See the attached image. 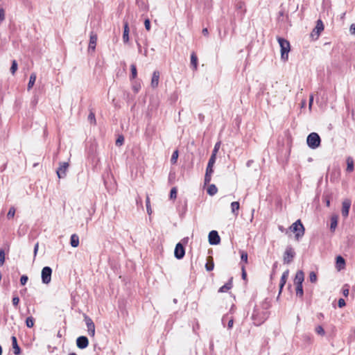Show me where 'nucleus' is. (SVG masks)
Returning a JSON list of instances; mask_svg holds the SVG:
<instances>
[{
  "instance_id": "e433bc0d",
  "label": "nucleus",
  "mask_w": 355,
  "mask_h": 355,
  "mask_svg": "<svg viewBox=\"0 0 355 355\" xmlns=\"http://www.w3.org/2000/svg\"><path fill=\"white\" fill-rule=\"evenodd\" d=\"M146 209H147L148 214L150 215L152 214V209L150 207V198H149L148 196H147V197H146Z\"/></svg>"
},
{
  "instance_id": "cd10ccee",
  "label": "nucleus",
  "mask_w": 355,
  "mask_h": 355,
  "mask_svg": "<svg viewBox=\"0 0 355 355\" xmlns=\"http://www.w3.org/2000/svg\"><path fill=\"white\" fill-rule=\"evenodd\" d=\"M218 191V189L215 184H210L207 189V193L210 196L215 195Z\"/></svg>"
},
{
  "instance_id": "c03bdc74",
  "label": "nucleus",
  "mask_w": 355,
  "mask_h": 355,
  "mask_svg": "<svg viewBox=\"0 0 355 355\" xmlns=\"http://www.w3.org/2000/svg\"><path fill=\"white\" fill-rule=\"evenodd\" d=\"M170 198L171 199H175L177 198V189L175 187L171 189L170 192Z\"/></svg>"
},
{
  "instance_id": "9d476101",
  "label": "nucleus",
  "mask_w": 355,
  "mask_h": 355,
  "mask_svg": "<svg viewBox=\"0 0 355 355\" xmlns=\"http://www.w3.org/2000/svg\"><path fill=\"white\" fill-rule=\"evenodd\" d=\"M184 254H185V250H184L183 245L180 243H178L176 245L175 251H174V255H175V258H177L178 259H181L184 257Z\"/></svg>"
},
{
  "instance_id": "4d7b16f0",
  "label": "nucleus",
  "mask_w": 355,
  "mask_h": 355,
  "mask_svg": "<svg viewBox=\"0 0 355 355\" xmlns=\"http://www.w3.org/2000/svg\"><path fill=\"white\" fill-rule=\"evenodd\" d=\"M123 137H119L117 140L116 141V145H121L123 142Z\"/></svg>"
},
{
  "instance_id": "a19ab883",
  "label": "nucleus",
  "mask_w": 355,
  "mask_h": 355,
  "mask_svg": "<svg viewBox=\"0 0 355 355\" xmlns=\"http://www.w3.org/2000/svg\"><path fill=\"white\" fill-rule=\"evenodd\" d=\"M5 261V252L3 249L0 250V266H3Z\"/></svg>"
},
{
  "instance_id": "473e14b6",
  "label": "nucleus",
  "mask_w": 355,
  "mask_h": 355,
  "mask_svg": "<svg viewBox=\"0 0 355 355\" xmlns=\"http://www.w3.org/2000/svg\"><path fill=\"white\" fill-rule=\"evenodd\" d=\"M17 68H18V65H17V62L16 60H12V65H11V67H10V72L12 75H14L15 73V72L17 71Z\"/></svg>"
},
{
  "instance_id": "603ef678",
  "label": "nucleus",
  "mask_w": 355,
  "mask_h": 355,
  "mask_svg": "<svg viewBox=\"0 0 355 355\" xmlns=\"http://www.w3.org/2000/svg\"><path fill=\"white\" fill-rule=\"evenodd\" d=\"M12 302V304L16 306L18 305V304L19 302V298L17 296L13 297Z\"/></svg>"
},
{
  "instance_id": "4468645a",
  "label": "nucleus",
  "mask_w": 355,
  "mask_h": 355,
  "mask_svg": "<svg viewBox=\"0 0 355 355\" xmlns=\"http://www.w3.org/2000/svg\"><path fill=\"white\" fill-rule=\"evenodd\" d=\"M159 72L158 71H155L153 73L150 85L153 88L157 87L159 85Z\"/></svg>"
},
{
  "instance_id": "ea45409f",
  "label": "nucleus",
  "mask_w": 355,
  "mask_h": 355,
  "mask_svg": "<svg viewBox=\"0 0 355 355\" xmlns=\"http://www.w3.org/2000/svg\"><path fill=\"white\" fill-rule=\"evenodd\" d=\"M220 142H217L215 146H214V150L212 151V154L211 155H214V157H216V155H217V153L220 148Z\"/></svg>"
},
{
  "instance_id": "79ce46f5",
  "label": "nucleus",
  "mask_w": 355,
  "mask_h": 355,
  "mask_svg": "<svg viewBox=\"0 0 355 355\" xmlns=\"http://www.w3.org/2000/svg\"><path fill=\"white\" fill-rule=\"evenodd\" d=\"M205 268L207 271L213 270L214 268V264L213 261L211 260L210 262L207 263L205 265Z\"/></svg>"
},
{
  "instance_id": "69168bd1",
  "label": "nucleus",
  "mask_w": 355,
  "mask_h": 355,
  "mask_svg": "<svg viewBox=\"0 0 355 355\" xmlns=\"http://www.w3.org/2000/svg\"><path fill=\"white\" fill-rule=\"evenodd\" d=\"M305 104H306V101L304 100L302 102V107H304L305 105Z\"/></svg>"
},
{
  "instance_id": "0eeeda50",
  "label": "nucleus",
  "mask_w": 355,
  "mask_h": 355,
  "mask_svg": "<svg viewBox=\"0 0 355 355\" xmlns=\"http://www.w3.org/2000/svg\"><path fill=\"white\" fill-rule=\"evenodd\" d=\"M208 238L211 245H218L220 242V238L218 232L215 230H212L209 233Z\"/></svg>"
},
{
  "instance_id": "a211bd4d",
  "label": "nucleus",
  "mask_w": 355,
  "mask_h": 355,
  "mask_svg": "<svg viewBox=\"0 0 355 355\" xmlns=\"http://www.w3.org/2000/svg\"><path fill=\"white\" fill-rule=\"evenodd\" d=\"M216 157L214 155H211L206 169L207 172H214L213 167L216 162Z\"/></svg>"
},
{
  "instance_id": "b1692460",
  "label": "nucleus",
  "mask_w": 355,
  "mask_h": 355,
  "mask_svg": "<svg viewBox=\"0 0 355 355\" xmlns=\"http://www.w3.org/2000/svg\"><path fill=\"white\" fill-rule=\"evenodd\" d=\"M347 171L352 172L354 170V160L351 157L347 158Z\"/></svg>"
},
{
  "instance_id": "338daca9",
  "label": "nucleus",
  "mask_w": 355,
  "mask_h": 355,
  "mask_svg": "<svg viewBox=\"0 0 355 355\" xmlns=\"http://www.w3.org/2000/svg\"><path fill=\"white\" fill-rule=\"evenodd\" d=\"M69 355H77V354L76 353L72 352V353L69 354Z\"/></svg>"
},
{
  "instance_id": "4c0bfd02",
  "label": "nucleus",
  "mask_w": 355,
  "mask_h": 355,
  "mask_svg": "<svg viewBox=\"0 0 355 355\" xmlns=\"http://www.w3.org/2000/svg\"><path fill=\"white\" fill-rule=\"evenodd\" d=\"M212 173H213V172H207V171H206V173L205 175V184L209 183V182L211 181Z\"/></svg>"
},
{
  "instance_id": "2eb2a0df",
  "label": "nucleus",
  "mask_w": 355,
  "mask_h": 355,
  "mask_svg": "<svg viewBox=\"0 0 355 355\" xmlns=\"http://www.w3.org/2000/svg\"><path fill=\"white\" fill-rule=\"evenodd\" d=\"M324 30V25L320 19L317 21L316 26L313 31L312 35H315L317 37L319 36L320 33Z\"/></svg>"
},
{
  "instance_id": "f3484780",
  "label": "nucleus",
  "mask_w": 355,
  "mask_h": 355,
  "mask_svg": "<svg viewBox=\"0 0 355 355\" xmlns=\"http://www.w3.org/2000/svg\"><path fill=\"white\" fill-rule=\"evenodd\" d=\"M123 41L124 43H128L129 42V26L128 23L125 22L124 23V27H123Z\"/></svg>"
},
{
  "instance_id": "f257e3e1",
  "label": "nucleus",
  "mask_w": 355,
  "mask_h": 355,
  "mask_svg": "<svg viewBox=\"0 0 355 355\" xmlns=\"http://www.w3.org/2000/svg\"><path fill=\"white\" fill-rule=\"evenodd\" d=\"M277 42L281 49V59L284 62H286L288 60V53L291 51V45L288 40L282 38L277 37Z\"/></svg>"
},
{
  "instance_id": "5fc2aeb1",
  "label": "nucleus",
  "mask_w": 355,
  "mask_h": 355,
  "mask_svg": "<svg viewBox=\"0 0 355 355\" xmlns=\"http://www.w3.org/2000/svg\"><path fill=\"white\" fill-rule=\"evenodd\" d=\"M349 32L352 35H355V23L350 26Z\"/></svg>"
},
{
  "instance_id": "6e6552de",
  "label": "nucleus",
  "mask_w": 355,
  "mask_h": 355,
  "mask_svg": "<svg viewBox=\"0 0 355 355\" xmlns=\"http://www.w3.org/2000/svg\"><path fill=\"white\" fill-rule=\"evenodd\" d=\"M68 167V162H62L60 164V167L56 171L59 178H64L66 176Z\"/></svg>"
},
{
  "instance_id": "0e129e2a",
  "label": "nucleus",
  "mask_w": 355,
  "mask_h": 355,
  "mask_svg": "<svg viewBox=\"0 0 355 355\" xmlns=\"http://www.w3.org/2000/svg\"><path fill=\"white\" fill-rule=\"evenodd\" d=\"M252 318L254 320V323H257V322H256V315H255L254 313H253V315H252Z\"/></svg>"
},
{
  "instance_id": "49530a36",
  "label": "nucleus",
  "mask_w": 355,
  "mask_h": 355,
  "mask_svg": "<svg viewBox=\"0 0 355 355\" xmlns=\"http://www.w3.org/2000/svg\"><path fill=\"white\" fill-rule=\"evenodd\" d=\"M241 272H242V278H243V279L245 280L247 277V273L245 271V266L244 264H242V263H241Z\"/></svg>"
},
{
  "instance_id": "c9c22d12",
  "label": "nucleus",
  "mask_w": 355,
  "mask_h": 355,
  "mask_svg": "<svg viewBox=\"0 0 355 355\" xmlns=\"http://www.w3.org/2000/svg\"><path fill=\"white\" fill-rule=\"evenodd\" d=\"M315 332L318 334V335H320V336H324L325 334V331L323 329V327L320 325H318L315 327Z\"/></svg>"
},
{
  "instance_id": "de8ad7c7",
  "label": "nucleus",
  "mask_w": 355,
  "mask_h": 355,
  "mask_svg": "<svg viewBox=\"0 0 355 355\" xmlns=\"http://www.w3.org/2000/svg\"><path fill=\"white\" fill-rule=\"evenodd\" d=\"M141 88V85L139 83H135L132 85V89L135 93H137Z\"/></svg>"
},
{
  "instance_id": "f8f14e48",
  "label": "nucleus",
  "mask_w": 355,
  "mask_h": 355,
  "mask_svg": "<svg viewBox=\"0 0 355 355\" xmlns=\"http://www.w3.org/2000/svg\"><path fill=\"white\" fill-rule=\"evenodd\" d=\"M89 345L88 339L86 336H80L76 340V345L80 349H85Z\"/></svg>"
},
{
  "instance_id": "412c9836",
  "label": "nucleus",
  "mask_w": 355,
  "mask_h": 355,
  "mask_svg": "<svg viewBox=\"0 0 355 355\" xmlns=\"http://www.w3.org/2000/svg\"><path fill=\"white\" fill-rule=\"evenodd\" d=\"M12 345L14 349V353L15 355H18L20 353V348L17 345V338L15 336H12Z\"/></svg>"
},
{
  "instance_id": "a878e982",
  "label": "nucleus",
  "mask_w": 355,
  "mask_h": 355,
  "mask_svg": "<svg viewBox=\"0 0 355 355\" xmlns=\"http://www.w3.org/2000/svg\"><path fill=\"white\" fill-rule=\"evenodd\" d=\"M226 320H228V322H227V327L228 329H231L233 327V324H234V319L232 317L230 318H229V316H228V314L224 315L222 318V322L224 324L225 321Z\"/></svg>"
},
{
  "instance_id": "5701e85b",
  "label": "nucleus",
  "mask_w": 355,
  "mask_h": 355,
  "mask_svg": "<svg viewBox=\"0 0 355 355\" xmlns=\"http://www.w3.org/2000/svg\"><path fill=\"white\" fill-rule=\"evenodd\" d=\"M191 64L193 66L194 70L197 69V68H198V58L194 52L192 53L191 55Z\"/></svg>"
},
{
  "instance_id": "c85d7f7f",
  "label": "nucleus",
  "mask_w": 355,
  "mask_h": 355,
  "mask_svg": "<svg viewBox=\"0 0 355 355\" xmlns=\"http://www.w3.org/2000/svg\"><path fill=\"white\" fill-rule=\"evenodd\" d=\"M296 286V295L299 297H302L304 295L303 286L302 285H295Z\"/></svg>"
},
{
  "instance_id": "dca6fc26",
  "label": "nucleus",
  "mask_w": 355,
  "mask_h": 355,
  "mask_svg": "<svg viewBox=\"0 0 355 355\" xmlns=\"http://www.w3.org/2000/svg\"><path fill=\"white\" fill-rule=\"evenodd\" d=\"M288 275H289L288 270H286V271H284L283 272L282 276L281 277L280 284H279V293H281L283 287L284 286V285L287 281V279L288 277Z\"/></svg>"
},
{
  "instance_id": "7c9ffc66",
  "label": "nucleus",
  "mask_w": 355,
  "mask_h": 355,
  "mask_svg": "<svg viewBox=\"0 0 355 355\" xmlns=\"http://www.w3.org/2000/svg\"><path fill=\"white\" fill-rule=\"evenodd\" d=\"M35 320L33 317H28L26 320V324L28 328H31L34 326Z\"/></svg>"
},
{
  "instance_id": "774afa93",
  "label": "nucleus",
  "mask_w": 355,
  "mask_h": 355,
  "mask_svg": "<svg viewBox=\"0 0 355 355\" xmlns=\"http://www.w3.org/2000/svg\"><path fill=\"white\" fill-rule=\"evenodd\" d=\"M261 321H258L257 324H261Z\"/></svg>"
},
{
  "instance_id": "09e8293b",
  "label": "nucleus",
  "mask_w": 355,
  "mask_h": 355,
  "mask_svg": "<svg viewBox=\"0 0 355 355\" xmlns=\"http://www.w3.org/2000/svg\"><path fill=\"white\" fill-rule=\"evenodd\" d=\"M5 19V10L3 8H0V24Z\"/></svg>"
},
{
  "instance_id": "13d9d810",
  "label": "nucleus",
  "mask_w": 355,
  "mask_h": 355,
  "mask_svg": "<svg viewBox=\"0 0 355 355\" xmlns=\"http://www.w3.org/2000/svg\"><path fill=\"white\" fill-rule=\"evenodd\" d=\"M38 248H39V244H38V243H37L35 245V247H34V256H36L37 252V251H38Z\"/></svg>"
},
{
  "instance_id": "4be33fe9",
  "label": "nucleus",
  "mask_w": 355,
  "mask_h": 355,
  "mask_svg": "<svg viewBox=\"0 0 355 355\" xmlns=\"http://www.w3.org/2000/svg\"><path fill=\"white\" fill-rule=\"evenodd\" d=\"M345 265V259L341 256H338L336 257V266L338 268V270L344 268Z\"/></svg>"
},
{
  "instance_id": "1a4fd4ad",
  "label": "nucleus",
  "mask_w": 355,
  "mask_h": 355,
  "mask_svg": "<svg viewBox=\"0 0 355 355\" xmlns=\"http://www.w3.org/2000/svg\"><path fill=\"white\" fill-rule=\"evenodd\" d=\"M351 200L349 199H345L342 203V216L347 218L349 215V209L351 207Z\"/></svg>"
},
{
  "instance_id": "f704fd0d",
  "label": "nucleus",
  "mask_w": 355,
  "mask_h": 355,
  "mask_svg": "<svg viewBox=\"0 0 355 355\" xmlns=\"http://www.w3.org/2000/svg\"><path fill=\"white\" fill-rule=\"evenodd\" d=\"M130 69H131V78L132 79H135L137 75V68H136L135 64H131Z\"/></svg>"
},
{
  "instance_id": "052dcab7",
  "label": "nucleus",
  "mask_w": 355,
  "mask_h": 355,
  "mask_svg": "<svg viewBox=\"0 0 355 355\" xmlns=\"http://www.w3.org/2000/svg\"><path fill=\"white\" fill-rule=\"evenodd\" d=\"M343 293L345 296H347L349 294V289L348 288L343 289Z\"/></svg>"
},
{
  "instance_id": "2f4dec72",
  "label": "nucleus",
  "mask_w": 355,
  "mask_h": 355,
  "mask_svg": "<svg viewBox=\"0 0 355 355\" xmlns=\"http://www.w3.org/2000/svg\"><path fill=\"white\" fill-rule=\"evenodd\" d=\"M338 220L336 216H333L331 219V226L330 228L331 230H334L337 226Z\"/></svg>"
},
{
  "instance_id": "8fccbe9b",
  "label": "nucleus",
  "mask_w": 355,
  "mask_h": 355,
  "mask_svg": "<svg viewBox=\"0 0 355 355\" xmlns=\"http://www.w3.org/2000/svg\"><path fill=\"white\" fill-rule=\"evenodd\" d=\"M144 26H145V28L146 29L149 31L150 30V19H146L145 21H144Z\"/></svg>"
},
{
  "instance_id": "9b49d317",
  "label": "nucleus",
  "mask_w": 355,
  "mask_h": 355,
  "mask_svg": "<svg viewBox=\"0 0 355 355\" xmlns=\"http://www.w3.org/2000/svg\"><path fill=\"white\" fill-rule=\"evenodd\" d=\"M97 42V35L94 32H92L89 37V42L88 46V51H94L96 49Z\"/></svg>"
},
{
  "instance_id": "ddd939ff",
  "label": "nucleus",
  "mask_w": 355,
  "mask_h": 355,
  "mask_svg": "<svg viewBox=\"0 0 355 355\" xmlns=\"http://www.w3.org/2000/svg\"><path fill=\"white\" fill-rule=\"evenodd\" d=\"M304 280V274L302 270H298L294 279L295 285H302Z\"/></svg>"
},
{
  "instance_id": "3c124183",
  "label": "nucleus",
  "mask_w": 355,
  "mask_h": 355,
  "mask_svg": "<svg viewBox=\"0 0 355 355\" xmlns=\"http://www.w3.org/2000/svg\"><path fill=\"white\" fill-rule=\"evenodd\" d=\"M28 278L26 275H22L20 278V283L21 285H25L28 281Z\"/></svg>"
},
{
  "instance_id": "7ed1b4c3",
  "label": "nucleus",
  "mask_w": 355,
  "mask_h": 355,
  "mask_svg": "<svg viewBox=\"0 0 355 355\" xmlns=\"http://www.w3.org/2000/svg\"><path fill=\"white\" fill-rule=\"evenodd\" d=\"M290 229L295 233V238L298 240L304 234V227L300 220H297L291 226Z\"/></svg>"
},
{
  "instance_id": "6e6d98bb",
  "label": "nucleus",
  "mask_w": 355,
  "mask_h": 355,
  "mask_svg": "<svg viewBox=\"0 0 355 355\" xmlns=\"http://www.w3.org/2000/svg\"><path fill=\"white\" fill-rule=\"evenodd\" d=\"M313 103V95L311 94L309 96V107L310 110L311 108V106H312Z\"/></svg>"
},
{
  "instance_id": "58836bf2",
  "label": "nucleus",
  "mask_w": 355,
  "mask_h": 355,
  "mask_svg": "<svg viewBox=\"0 0 355 355\" xmlns=\"http://www.w3.org/2000/svg\"><path fill=\"white\" fill-rule=\"evenodd\" d=\"M15 209L13 207H12L10 208V209L7 214V218L8 219L12 218L15 216Z\"/></svg>"
},
{
  "instance_id": "bb28decb",
  "label": "nucleus",
  "mask_w": 355,
  "mask_h": 355,
  "mask_svg": "<svg viewBox=\"0 0 355 355\" xmlns=\"http://www.w3.org/2000/svg\"><path fill=\"white\" fill-rule=\"evenodd\" d=\"M36 74L35 73H32L30 76L29 82L28 83V90H30L34 85L36 80Z\"/></svg>"
},
{
  "instance_id": "c756f323",
  "label": "nucleus",
  "mask_w": 355,
  "mask_h": 355,
  "mask_svg": "<svg viewBox=\"0 0 355 355\" xmlns=\"http://www.w3.org/2000/svg\"><path fill=\"white\" fill-rule=\"evenodd\" d=\"M240 254H241V262H244V265L245 263H248V253L245 252V251H243V250H241L240 251Z\"/></svg>"
},
{
  "instance_id": "a18cd8bd",
  "label": "nucleus",
  "mask_w": 355,
  "mask_h": 355,
  "mask_svg": "<svg viewBox=\"0 0 355 355\" xmlns=\"http://www.w3.org/2000/svg\"><path fill=\"white\" fill-rule=\"evenodd\" d=\"M88 121L91 123H96L95 114L93 112H90L89 113V114L88 116Z\"/></svg>"
},
{
  "instance_id": "aec40b11",
  "label": "nucleus",
  "mask_w": 355,
  "mask_h": 355,
  "mask_svg": "<svg viewBox=\"0 0 355 355\" xmlns=\"http://www.w3.org/2000/svg\"><path fill=\"white\" fill-rule=\"evenodd\" d=\"M240 208V205L239 202H232L231 203V209L232 212L234 216H238L239 214V209Z\"/></svg>"
},
{
  "instance_id": "39448f33",
  "label": "nucleus",
  "mask_w": 355,
  "mask_h": 355,
  "mask_svg": "<svg viewBox=\"0 0 355 355\" xmlns=\"http://www.w3.org/2000/svg\"><path fill=\"white\" fill-rule=\"evenodd\" d=\"M295 255V252L293 248L291 246H288L284 254V262L285 263H290L293 261Z\"/></svg>"
},
{
  "instance_id": "6ab92c4d",
  "label": "nucleus",
  "mask_w": 355,
  "mask_h": 355,
  "mask_svg": "<svg viewBox=\"0 0 355 355\" xmlns=\"http://www.w3.org/2000/svg\"><path fill=\"white\" fill-rule=\"evenodd\" d=\"M70 244L73 248H76L79 245V237L77 234H73L71 236Z\"/></svg>"
},
{
  "instance_id": "37998d69",
  "label": "nucleus",
  "mask_w": 355,
  "mask_h": 355,
  "mask_svg": "<svg viewBox=\"0 0 355 355\" xmlns=\"http://www.w3.org/2000/svg\"><path fill=\"white\" fill-rule=\"evenodd\" d=\"M309 280L312 283H315L317 281V275L314 272H311L309 274Z\"/></svg>"
},
{
  "instance_id": "bf43d9fd",
  "label": "nucleus",
  "mask_w": 355,
  "mask_h": 355,
  "mask_svg": "<svg viewBox=\"0 0 355 355\" xmlns=\"http://www.w3.org/2000/svg\"><path fill=\"white\" fill-rule=\"evenodd\" d=\"M202 33L204 35H208V34H209L208 29L207 28H203L202 31Z\"/></svg>"
},
{
  "instance_id": "680f3d73",
  "label": "nucleus",
  "mask_w": 355,
  "mask_h": 355,
  "mask_svg": "<svg viewBox=\"0 0 355 355\" xmlns=\"http://www.w3.org/2000/svg\"><path fill=\"white\" fill-rule=\"evenodd\" d=\"M325 202H326V205L327 207H329L330 206V200L329 198H326Z\"/></svg>"
},
{
  "instance_id": "864d4df0",
  "label": "nucleus",
  "mask_w": 355,
  "mask_h": 355,
  "mask_svg": "<svg viewBox=\"0 0 355 355\" xmlns=\"http://www.w3.org/2000/svg\"><path fill=\"white\" fill-rule=\"evenodd\" d=\"M338 304V306L340 307V308L345 306V304H346L345 300H343L342 298L339 299Z\"/></svg>"
},
{
  "instance_id": "393cba45",
  "label": "nucleus",
  "mask_w": 355,
  "mask_h": 355,
  "mask_svg": "<svg viewBox=\"0 0 355 355\" xmlns=\"http://www.w3.org/2000/svg\"><path fill=\"white\" fill-rule=\"evenodd\" d=\"M232 287V281H230L227 283H226L225 285L221 286L219 288L218 292L219 293H225V292L228 291Z\"/></svg>"
},
{
  "instance_id": "f03ea898",
  "label": "nucleus",
  "mask_w": 355,
  "mask_h": 355,
  "mask_svg": "<svg viewBox=\"0 0 355 355\" xmlns=\"http://www.w3.org/2000/svg\"><path fill=\"white\" fill-rule=\"evenodd\" d=\"M320 137L318 133L312 132L307 137L306 142L309 146L312 149H315L320 145Z\"/></svg>"
},
{
  "instance_id": "72a5a7b5",
  "label": "nucleus",
  "mask_w": 355,
  "mask_h": 355,
  "mask_svg": "<svg viewBox=\"0 0 355 355\" xmlns=\"http://www.w3.org/2000/svg\"><path fill=\"white\" fill-rule=\"evenodd\" d=\"M178 158V150H176L172 154V156L171 158V164H176Z\"/></svg>"
},
{
  "instance_id": "423d86ee",
  "label": "nucleus",
  "mask_w": 355,
  "mask_h": 355,
  "mask_svg": "<svg viewBox=\"0 0 355 355\" xmlns=\"http://www.w3.org/2000/svg\"><path fill=\"white\" fill-rule=\"evenodd\" d=\"M85 321L87 327L88 334L94 337L95 335V325L92 320L88 316H85Z\"/></svg>"
},
{
  "instance_id": "e2e57ef3",
  "label": "nucleus",
  "mask_w": 355,
  "mask_h": 355,
  "mask_svg": "<svg viewBox=\"0 0 355 355\" xmlns=\"http://www.w3.org/2000/svg\"><path fill=\"white\" fill-rule=\"evenodd\" d=\"M279 230L281 232H284V228L282 226H279Z\"/></svg>"
},
{
  "instance_id": "20e7f679",
  "label": "nucleus",
  "mask_w": 355,
  "mask_h": 355,
  "mask_svg": "<svg viewBox=\"0 0 355 355\" xmlns=\"http://www.w3.org/2000/svg\"><path fill=\"white\" fill-rule=\"evenodd\" d=\"M52 269L49 266H45L42 270V283L48 284L51 280Z\"/></svg>"
}]
</instances>
